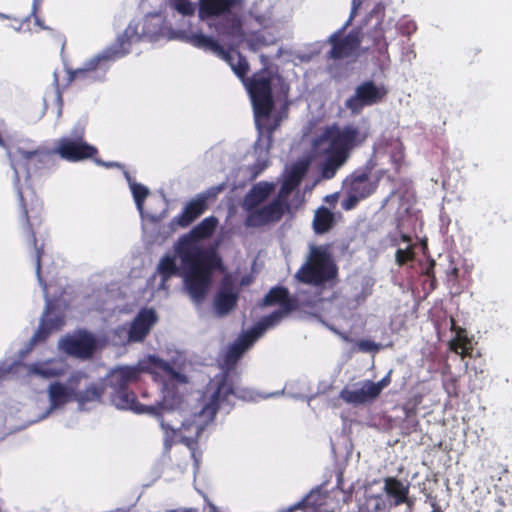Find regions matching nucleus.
Returning <instances> with one entry per match:
<instances>
[{
	"instance_id": "obj_31",
	"label": "nucleus",
	"mask_w": 512,
	"mask_h": 512,
	"mask_svg": "<svg viewBox=\"0 0 512 512\" xmlns=\"http://www.w3.org/2000/svg\"><path fill=\"white\" fill-rule=\"evenodd\" d=\"M270 117L255 118V125L259 132L257 142L261 141L262 136L266 138V149L269 150L273 143V134L280 126L281 118L277 117L273 121L269 120Z\"/></svg>"
},
{
	"instance_id": "obj_61",
	"label": "nucleus",
	"mask_w": 512,
	"mask_h": 512,
	"mask_svg": "<svg viewBox=\"0 0 512 512\" xmlns=\"http://www.w3.org/2000/svg\"><path fill=\"white\" fill-rule=\"evenodd\" d=\"M400 239L404 243H410L411 242V237L409 235H407V234H401Z\"/></svg>"
},
{
	"instance_id": "obj_16",
	"label": "nucleus",
	"mask_w": 512,
	"mask_h": 512,
	"mask_svg": "<svg viewBox=\"0 0 512 512\" xmlns=\"http://www.w3.org/2000/svg\"><path fill=\"white\" fill-rule=\"evenodd\" d=\"M370 174L369 169L356 170L346 179V189L357 195L358 198L363 200L368 198L376 192L380 180L379 177L371 179Z\"/></svg>"
},
{
	"instance_id": "obj_37",
	"label": "nucleus",
	"mask_w": 512,
	"mask_h": 512,
	"mask_svg": "<svg viewBox=\"0 0 512 512\" xmlns=\"http://www.w3.org/2000/svg\"><path fill=\"white\" fill-rule=\"evenodd\" d=\"M367 38L372 40L373 48L381 55L388 52V42L385 37V30L381 23L370 29L367 33Z\"/></svg>"
},
{
	"instance_id": "obj_15",
	"label": "nucleus",
	"mask_w": 512,
	"mask_h": 512,
	"mask_svg": "<svg viewBox=\"0 0 512 512\" xmlns=\"http://www.w3.org/2000/svg\"><path fill=\"white\" fill-rule=\"evenodd\" d=\"M287 212L279 206L277 201H271L262 207H256L247 211L245 225L247 227L259 228L272 223L279 222Z\"/></svg>"
},
{
	"instance_id": "obj_29",
	"label": "nucleus",
	"mask_w": 512,
	"mask_h": 512,
	"mask_svg": "<svg viewBox=\"0 0 512 512\" xmlns=\"http://www.w3.org/2000/svg\"><path fill=\"white\" fill-rule=\"evenodd\" d=\"M74 394V389H69L60 382H53L48 388V396L52 408H58L69 401H74Z\"/></svg>"
},
{
	"instance_id": "obj_3",
	"label": "nucleus",
	"mask_w": 512,
	"mask_h": 512,
	"mask_svg": "<svg viewBox=\"0 0 512 512\" xmlns=\"http://www.w3.org/2000/svg\"><path fill=\"white\" fill-rule=\"evenodd\" d=\"M135 34L136 32L130 27L126 28L110 47H107L101 53L85 61L82 67L77 69H68L67 83L63 87L60 86L58 74L54 72L53 85L55 87L58 100L62 101L64 90L72 83L79 82L83 85H89L103 81L110 64L129 53L131 39Z\"/></svg>"
},
{
	"instance_id": "obj_43",
	"label": "nucleus",
	"mask_w": 512,
	"mask_h": 512,
	"mask_svg": "<svg viewBox=\"0 0 512 512\" xmlns=\"http://www.w3.org/2000/svg\"><path fill=\"white\" fill-rule=\"evenodd\" d=\"M245 42H247L249 48L253 51H258L270 43L260 31L246 33Z\"/></svg>"
},
{
	"instance_id": "obj_24",
	"label": "nucleus",
	"mask_w": 512,
	"mask_h": 512,
	"mask_svg": "<svg viewBox=\"0 0 512 512\" xmlns=\"http://www.w3.org/2000/svg\"><path fill=\"white\" fill-rule=\"evenodd\" d=\"M340 398L348 404L361 405L373 402L378 398V395L372 386V381L365 380L362 382L359 389H342L340 392Z\"/></svg>"
},
{
	"instance_id": "obj_2",
	"label": "nucleus",
	"mask_w": 512,
	"mask_h": 512,
	"mask_svg": "<svg viewBox=\"0 0 512 512\" xmlns=\"http://www.w3.org/2000/svg\"><path fill=\"white\" fill-rule=\"evenodd\" d=\"M176 251L187 268L184 282L188 294L195 303H201L212 281V272L221 264L213 252L197 247L188 237L178 241Z\"/></svg>"
},
{
	"instance_id": "obj_21",
	"label": "nucleus",
	"mask_w": 512,
	"mask_h": 512,
	"mask_svg": "<svg viewBox=\"0 0 512 512\" xmlns=\"http://www.w3.org/2000/svg\"><path fill=\"white\" fill-rule=\"evenodd\" d=\"M243 3L244 0H199L198 15L201 20L219 17Z\"/></svg>"
},
{
	"instance_id": "obj_36",
	"label": "nucleus",
	"mask_w": 512,
	"mask_h": 512,
	"mask_svg": "<svg viewBox=\"0 0 512 512\" xmlns=\"http://www.w3.org/2000/svg\"><path fill=\"white\" fill-rule=\"evenodd\" d=\"M202 430L203 427L199 424L194 422H183L179 428V431L182 434V442L189 448H192L194 445H196Z\"/></svg>"
},
{
	"instance_id": "obj_58",
	"label": "nucleus",
	"mask_w": 512,
	"mask_h": 512,
	"mask_svg": "<svg viewBox=\"0 0 512 512\" xmlns=\"http://www.w3.org/2000/svg\"><path fill=\"white\" fill-rule=\"evenodd\" d=\"M428 291L431 292L436 289L437 287V279L436 276H433L431 278H428Z\"/></svg>"
},
{
	"instance_id": "obj_38",
	"label": "nucleus",
	"mask_w": 512,
	"mask_h": 512,
	"mask_svg": "<svg viewBox=\"0 0 512 512\" xmlns=\"http://www.w3.org/2000/svg\"><path fill=\"white\" fill-rule=\"evenodd\" d=\"M41 321L45 322L53 331H57L65 324V317L63 313L56 312L54 307L48 304Z\"/></svg>"
},
{
	"instance_id": "obj_10",
	"label": "nucleus",
	"mask_w": 512,
	"mask_h": 512,
	"mask_svg": "<svg viewBox=\"0 0 512 512\" xmlns=\"http://www.w3.org/2000/svg\"><path fill=\"white\" fill-rule=\"evenodd\" d=\"M207 391H211L208 401L199 412L205 422L213 421L218 410L224 405H230L233 398L238 397L233 382L227 373L215 376Z\"/></svg>"
},
{
	"instance_id": "obj_59",
	"label": "nucleus",
	"mask_w": 512,
	"mask_h": 512,
	"mask_svg": "<svg viewBox=\"0 0 512 512\" xmlns=\"http://www.w3.org/2000/svg\"><path fill=\"white\" fill-rule=\"evenodd\" d=\"M255 171L252 174V178H256L265 168V166L255 165L253 167Z\"/></svg>"
},
{
	"instance_id": "obj_45",
	"label": "nucleus",
	"mask_w": 512,
	"mask_h": 512,
	"mask_svg": "<svg viewBox=\"0 0 512 512\" xmlns=\"http://www.w3.org/2000/svg\"><path fill=\"white\" fill-rule=\"evenodd\" d=\"M415 257L413 246H408L406 249H397L395 259L399 266H403Z\"/></svg>"
},
{
	"instance_id": "obj_60",
	"label": "nucleus",
	"mask_w": 512,
	"mask_h": 512,
	"mask_svg": "<svg viewBox=\"0 0 512 512\" xmlns=\"http://www.w3.org/2000/svg\"><path fill=\"white\" fill-rule=\"evenodd\" d=\"M401 158H402V156H401L399 159H397V158L395 157V155H393V156H392V160H393V162H394V164H395V169H396L397 171H398V170L400 169V167H401Z\"/></svg>"
},
{
	"instance_id": "obj_27",
	"label": "nucleus",
	"mask_w": 512,
	"mask_h": 512,
	"mask_svg": "<svg viewBox=\"0 0 512 512\" xmlns=\"http://www.w3.org/2000/svg\"><path fill=\"white\" fill-rule=\"evenodd\" d=\"M274 190V184L261 181L254 184L244 197L243 207L250 211L265 202Z\"/></svg>"
},
{
	"instance_id": "obj_62",
	"label": "nucleus",
	"mask_w": 512,
	"mask_h": 512,
	"mask_svg": "<svg viewBox=\"0 0 512 512\" xmlns=\"http://www.w3.org/2000/svg\"><path fill=\"white\" fill-rule=\"evenodd\" d=\"M407 34H410L411 32H414L416 30V25L414 23H411V24H408L407 25Z\"/></svg>"
},
{
	"instance_id": "obj_49",
	"label": "nucleus",
	"mask_w": 512,
	"mask_h": 512,
	"mask_svg": "<svg viewBox=\"0 0 512 512\" xmlns=\"http://www.w3.org/2000/svg\"><path fill=\"white\" fill-rule=\"evenodd\" d=\"M361 200L363 199L358 198L357 195L347 190V196L342 201V208L345 210L354 209Z\"/></svg>"
},
{
	"instance_id": "obj_55",
	"label": "nucleus",
	"mask_w": 512,
	"mask_h": 512,
	"mask_svg": "<svg viewBox=\"0 0 512 512\" xmlns=\"http://www.w3.org/2000/svg\"><path fill=\"white\" fill-rule=\"evenodd\" d=\"M408 433L416 432L419 427V422L416 420L415 415H407L406 419Z\"/></svg>"
},
{
	"instance_id": "obj_46",
	"label": "nucleus",
	"mask_w": 512,
	"mask_h": 512,
	"mask_svg": "<svg viewBox=\"0 0 512 512\" xmlns=\"http://www.w3.org/2000/svg\"><path fill=\"white\" fill-rule=\"evenodd\" d=\"M52 332L53 330L50 329L45 322L41 321L38 329L31 338V342L34 344L45 341Z\"/></svg>"
},
{
	"instance_id": "obj_18",
	"label": "nucleus",
	"mask_w": 512,
	"mask_h": 512,
	"mask_svg": "<svg viewBox=\"0 0 512 512\" xmlns=\"http://www.w3.org/2000/svg\"><path fill=\"white\" fill-rule=\"evenodd\" d=\"M144 369L135 366H120L113 369L107 377V385L117 393L129 389L131 384L139 381Z\"/></svg>"
},
{
	"instance_id": "obj_52",
	"label": "nucleus",
	"mask_w": 512,
	"mask_h": 512,
	"mask_svg": "<svg viewBox=\"0 0 512 512\" xmlns=\"http://www.w3.org/2000/svg\"><path fill=\"white\" fill-rule=\"evenodd\" d=\"M391 382V377H390V373H388L386 376H384L380 381L378 382H373L372 381V386L375 390V392L377 393V395L379 396L382 392V390L384 388H386Z\"/></svg>"
},
{
	"instance_id": "obj_30",
	"label": "nucleus",
	"mask_w": 512,
	"mask_h": 512,
	"mask_svg": "<svg viewBox=\"0 0 512 512\" xmlns=\"http://www.w3.org/2000/svg\"><path fill=\"white\" fill-rule=\"evenodd\" d=\"M217 219L213 216L207 217L203 219L198 225H196L189 234L182 236L179 241H182L185 238L191 239L197 247H201L197 240L204 239L212 235L216 226Z\"/></svg>"
},
{
	"instance_id": "obj_63",
	"label": "nucleus",
	"mask_w": 512,
	"mask_h": 512,
	"mask_svg": "<svg viewBox=\"0 0 512 512\" xmlns=\"http://www.w3.org/2000/svg\"><path fill=\"white\" fill-rule=\"evenodd\" d=\"M478 52H480V50H475V49H474V50H471V51L469 52V57L471 58V61H473V60H474V57L477 55V53H478Z\"/></svg>"
},
{
	"instance_id": "obj_23",
	"label": "nucleus",
	"mask_w": 512,
	"mask_h": 512,
	"mask_svg": "<svg viewBox=\"0 0 512 512\" xmlns=\"http://www.w3.org/2000/svg\"><path fill=\"white\" fill-rule=\"evenodd\" d=\"M205 196H199L188 202L183 211L171 221L172 226L177 225L181 228L188 227L194 220L201 216L207 209Z\"/></svg>"
},
{
	"instance_id": "obj_9",
	"label": "nucleus",
	"mask_w": 512,
	"mask_h": 512,
	"mask_svg": "<svg viewBox=\"0 0 512 512\" xmlns=\"http://www.w3.org/2000/svg\"><path fill=\"white\" fill-rule=\"evenodd\" d=\"M55 154L68 162H80L87 159H94L96 163L110 167L100 160L95 159L98 149L89 144L84 138V129H73L71 136H65L58 140L54 148Z\"/></svg>"
},
{
	"instance_id": "obj_33",
	"label": "nucleus",
	"mask_w": 512,
	"mask_h": 512,
	"mask_svg": "<svg viewBox=\"0 0 512 512\" xmlns=\"http://www.w3.org/2000/svg\"><path fill=\"white\" fill-rule=\"evenodd\" d=\"M105 393V386L98 383H91L82 391H75L74 401L80 406L91 402H100Z\"/></svg>"
},
{
	"instance_id": "obj_51",
	"label": "nucleus",
	"mask_w": 512,
	"mask_h": 512,
	"mask_svg": "<svg viewBox=\"0 0 512 512\" xmlns=\"http://www.w3.org/2000/svg\"><path fill=\"white\" fill-rule=\"evenodd\" d=\"M458 351L459 352L457 354L460 355L462 358L471 356V353L473 351L472 340L468 338L466 342L458 345Z\"/></svg>"
},
{
	"instance_id": "obj_39",
	"label": "nucleus",
	"mask_w": 512,
	"mask_h": 512,
	"mask_svg": "<svg viewBox=\"0 0 512 512\" xmlns=\"http://www.w3.org/2000/svg\"><path fill=\"white\" fill-rule=\"evenodd\" d=\"M128 180H130L129 177ZM129 183L136 207L140 212H142L144 208V202L147 196L149 195V190L146 186L142 184L131 181H129Z\"/></svg>"
},
{
	"instance_id": "obj_25",
	"label": "nucleus",
	"mask_w": 512,
	"mask_h": 512,
	"mask_svg": "<svg viewBox=\"0 0 512 512\" xmlns=\"http://www.w3.org/2000/svg\"><path fill=\"white\" fill-rule=\"evenodd\" d=\"M258 337L248 330L243 332L228 348L225 355V363L228 366L235 365L243 354L254 344Z\"/></svg>"
},
{
	"instance_id": "obj_64",
	"label": "nucleus",
	"mask_w": 512,
	"mask_h": 512,
	"mask_svg": "<svg viewBox=\"0 0 512 512\" xmlns=\"http://www.w3.org/2000/svg\"><path fill=\"white\" fill-rule=\"evenodd\" d=\"M161 425H162V427H163L164 429H166V430H172L173 432H175V428H174V427H172V426H170V425H168V424H165L163 421L161 422Z\"/></svg>"
},
{
	"instance_id": "obj_41",
	"label": "nucleus",
	"mask_w": 512,
	"mask_h": 512,
	"mask_svg": "<svg viewBox=\"0 0 512 512\" xmlns=\"http://www.w3.org/2000/svg\"><path fill=\"white\" fill-rule=\"evenodd\" d=\"M29 374H34L45 379L55 378L62 375V371L47 367L41 364H31L28 368Z\"/></svg>"
},
{
	"instance_id": "obj_48",
	"label": "nucleus",
	"mask_w": 512,
	"mask_h": 512,
	"mask_svg": "<svg viewBox=\"0 0 512 512\" xmlns=\"http://www.w3.org/2000/svg\"><path fill=\"white\" fill-rule=\"evenodd\" d=\"M174 5L182 15L191 16L195 12V7L189 0H174Z\"/></svg>"
},
{
	"instance_id": "obj_28",
	"label": "nucleus",
	"mask_w": 512,
	"mask_h": 512,
	"mask_svg": "<svg viewBox=\"0 0 512 512\" xmlns=\"http://www.w3.org/2000/svg\"><path fill=\"white\" fill-rule=\"evenodd\" d=\"M383 482V490L389 498L393 499L394 506L408 503L409 484L404 485L401 480L391 476L385 477Z\"/></svg>"
},
{
	"instance_id": "obj_35",
	"label": "nucleus",
	"mask_w": 512,
	"mask_h": 512,
	"mask_svg": "<svg viewBox=\"0 0 512 512\" xmlns=\"http://www.w3.org/2000/svg\"><path fill=\"white\" fill-rule=\"evenodd\" d=\"M290 312H286L284 309H277L271 312L269 315L263 317L256 326L251 328L252 332L259 338L266 329L278 324L286 315Z\"/></svg>"
},
{
	"instance_id": "obj_53",
	"label": "nucleus",
	"mask_w": 512,
	"mask_h": 512,
	"mask_svg": "<svg viewBox=\"0 0 512 512\" xmlns=\"http://www.w3.org/2000/svg\"><path fill=\"white\" fill-rule=\"evenodd\" d=\"M459 272L460 271L456 266L451 267V269L447 271V282L451 288L458 283Z\"/></svg>"
},
{
	"instance_id": "obj_4",
	"label": "nucleus",
	"mask_w": 512,
	"mask_h": 512,
	"mask_svg": "<svg viewBox=\"0 0 512 512\" xmlns=\"http://www.w3.org/2000/svg\"><path fill=\"white\" fill-rule=\"evenodd\" d=\"M338 275L335 264L326 245H311L304 264L298 269L295 278L303 284L321 286L334 280Z\"/></svg>"
},
{
	"instance_id": "obj_26",
	"label": "nucleus",
	"mask_w": 512,
	"mask_h": 512,
	"mask_svg": "<svg viewBox=\"0 0 512 512\" xmlns=\"http://www.w3.org/2000/svg\"><path fill=\"white\" fill-rule=\"evenodd\" d=\"M278 304L280 309L286 312L295 311L298 308V301L295 297L290 296V293L285 287H273L263 298V305L272 306Z\"/></svg>"
},
{
	"instance_id": "obj_34",
	"label": "nucleus",
	"mask_w": 512,
	"mask_h": 512,
	"mask_svg": "<svg viewBox=\"0 0 512 512\" xmlns=\"http://www.w3.org/2000/svg\"><path fill=\"white\" fill-rule=\"evenodd\" d=\"M322 505L321 495L318 491H311L307 494L302 500L291 505L287 508H282L277 512H295L297 510L307 511V509L312 508L313 510L319 508Z\"/></svg>"
},
{
	"instance_id": "obj_1",
	"label": "nucleus",
	"mask_w": 512,
	"mask_h": 512,
	"mask_svg": "<svg viewBox=\"0 0 512 512\" xmlns=\"http://www.w3.org/2000/svg\"><path fill=\"white\" fill-rule=\"evenodd\" d=\"M367 135L358 126L348 124L341 127L333 123L324 127L321 134L314 139V147L326 156L321 163V176L331 179L350 157L351 150L361 145Z\"/></svg>"
},
{
	"instance_id": "obj_56",
	"label": "nucleus",
	"mask_w": 512,
	"mask_h": 512,
	"mask_svg": "<svg viewBox=\"0 0 512 512\" xmlns=\"http://www.w3.org/2000/svg\"><path fill=\"white\" fill-rule=\"evenodd\" d=\"M210 512H215L216 507L214 505H210ZM166 512H200L198 508L195 507H189V508H178V509H171Z\"/></svg>"
},
{
	"instance_id": "obj_57",
	"label": "nucleus",
	"mask_w": 512,
	"mask_h": 512,
	"mask_svg": "<svg viewBox=\"0 0 512 512\" xmlns=\"http://www.w3.org/2000/svg\"><path fill=\"white\" fill-rule=\"evenodd\" d=\"M434 268H435V261L434 260H430L428 262L426 268L424 269L423 274L426 277H428V278H431V277L435 276Z\"/></svg>"
},
{
	"instance_id": "obj_22",
	"label": "nucleus",
	"mask_w": 512,
	"mask_h": 512,
	"mask_svg": "<svg viewBox=\"0 0 512 512\" xmlns=\"http://www.w3.org/2000/svg\"><path fill=\"white\" fill-rule=\"evenodd\" d=\"M111 400L115 404L116 407L120 409H128L132 410L135 413H148L151 415H157L158 414V408L155 406H146L143 404H140L137 400V396L133 391H130L129 389L117 392V393H111Z\"/></svg>"
},
{
	"instance_id": "obj_44",
	"label": "nucleus",
	"mask_w": 512,
	"mask_h": 512,
	"mask_svg": "<svg viewBox=\"0 0 512 512\" xmlns=\"http://www.w3.org/2000/svg\"><path fill=\"white\" fill-rule=\"evenodd\" d=\"M453 330L456 331V336L454 339H452L449 343V348L451 351L458 353V345L463 344L466 342V340L469 338L467 336L466 330L461 327H455V324L453 323Z\"/></svg>"
},
{
	"instance_id": "obj_17",
	"label": "nucleus",
	"mask_w": 512,
	"mask_h": 512,
	"mask_svg": "<svg viewBox=\"0 0 512 512\" xmlns=\"http://www.w3.org/2000/svg\"><path fill=\"white\" fill-rule=\"evenodd\" d=\"M157 319V314L153 309H141L130 323L128 341L142 342L150 333Z\"/></svg>"
},
{
	"instance_id": "obj_13",
	"label": "nucleus",
	"mask_w": 512,
	"mask_h": 512,
	"mask_svg": "<svg viewBox=\"0 0 512 512\" xmlns=\"http://www.w3.org/2000/svg\"><path fill=\"white\" fill-rule=\"evenodd\" d=\"M388 95V88L365 80L355 87L354 93L346 99L344 106L352 115H359L365 107L382 103Z\"/></svg>"
},
{
	"instance_id": "obj_40",
	"label": "nucleus",
	"mask_w": 512,
	"mask_h": 512,
	"mask_svg": "<svg viewBox=\"0 0 512 512\" xmlns=\"http://www.w3.org/2000/svg\"><path fill=\"white\" fill-rule=\"evenodd\" d=\"M375 281L372 278L364 277L360 283V291L355 294L354 300L357 304L364 303L372 295Z\"/></svg>"
},
{
	"instance_id": "obj_50",
	"label": "nucleus",
	"mask_w": 512,
	"mask_h": 512,
	"mask_svg": "<svg viewBox=\"0 0 512 512\" xmlns=\"http://www.w3.org/2000/svg\"><path fill=\"white\" fill-rule=\"evenodd\" d=\"M357 347L360 351L363 352H373L378 351L379 346L375 342L367 339H362L357 342Z\"/></svg>"
},
{
	"instance_id": "obj_19",
	"label": "nucleus",
	"mask_w": 512,
	"mask_h": 512,
	"mask_svg": "<svg viewBox=\"0 0 512 512\" xmlns=\"http://www.w3.org/2000/svg\"><path fill=\"white\" fill-rule=\"evenodd\" d=\"M54 154V149H47L42 146L34 150H26L23 148H17L16 150L19 162L25 167L28 174L31 168L38 170L48 167V165L53 162L52 156Z\"/></svg>"
},
{
	"instance_id": "obj_8",
	"label": "nucleus",
	"mask_w": 512,
	"mask_h": 512,
	"mask_svg": "<svg viewBox=\"0 0 512 512\" xmlns=\"http://www.w3.org/2000/svg\"><path fill=\"white\" fill-rule=\"evenodd\" d=\"M146 370L154 374L156 378H160L163 383V405L173 408L180 404L181 397L177 392L175 382L185 383L186 377L176 371L167 361L150 356Z\"/></svg>"
},
{
	"instance_id": "obj_54",
	"label": "nucleus",
	"mask_w": 512,
	"mask_h": 512,
	"mask_svg": "<svg viewBox=\"0 0 512 512\" xmlns=\"http://www.w3.org/2000/svg\"><path fill=\"white\" fill-rule=\"evenodd\" d=\"M300 183V178L296 176H290L283 183L282 187L286 188L289 192H292Z\"/></svg>"
},
{
	"instance_id": "obj_42",
	"label": "nucleus",
	"mask_w": 512,
	"mask_h": 512,
	"mask_svg": "<svg viewBox=\"0 0 512 512\" xmlns=\"http://www.w3.org/2000/svg\"><path fill=\"white\" fill-rule=\"evenodd\" d=\"M158 270L164 280L169 279L178 272L176 262L174 258L170 256H165L161 259Z\"/></svg>"
},
{
	"instance_id": "obj_20",
	"label": "nucleus",
	"mask_w": 512,
	"mask_h": 512,
	"mask_svg": "<svg viewBox=\"0 0 512 512\" xmlns=\"http://www.w3.org/2000/svg\"><path fill=\"white\" fill-rule=\"evenodd\" d=\"M62 348L69 355L87 359L93 355L96 343L92 335L83 333L63 339Z\"/></svg>"
},
{
	"instance_id": "obj_11",
	"label": "nucleus",
	"mask_w": 512,
	"mask_h": 512,
	"mask_svg": "<svg viewBox=\"0 0 512 512\" xmlns=\"http://www.w3.org/2000/svg\"><path fill=\"white\" fill-rule=\"evenodd\" d=\"M244 82L251 98L254 117H270L275 107L272 77L267 74L255 73Z\"/></svg>"
},
{
	"instance_id": "obj_7",
	"label": "nucleus",
	"mask_w": 512,
	"mask_h": 512,
	"mask_svg": "<svg viewBox=\"0 0 512 512\" xmlns=\"http://www.w3.org/2000/svg\"><path fill=\"white\" fill-rule=\"evenodd\" d=\"M188 42L198 49L215 54L230 66L238 78L242 81L246 80L250 66L246 57L238 51V48L230 49L223 46L217 39L206 36L201 32L192 33L188 36Z\"/></svg>"
},
{
	"instance_id": "obj_14",
	"label": "nucleus",
	"mask_w": 512,
	"mask_h": 512,
	"mask_svg": "<svg viewBox=\"0 0 512 512\" xmlns=\"http://www.w3.org/2000/svg\"><path fill=\"white\" fill-rule=\"evenodd\" d=\"M239 300V290L235 287L234 280L231 275H225L219 285L213 300L215 313L219 317H223L232 312Z\"/></svg>"
},
{
	"instance_id": "obj_32",
	"label": "nucleus",
	"mask_w": 512,
	"mask_h": 512,
	"mask_svg": "<svg viewBox=\"0 0 512 512\" xmlns=\"http://www.w3.org/2000/svg\"><path fill=\"white\" fill-rule=\"evenodd\" d=\"M334 224V214L327 207L321 206L315 211L312 226L316 234L327 233Z\"/></svg>"
},
{
	"instance_id": "obj_12",
	"label": "nucleus",
	"mask_w": 512,
	"mask_h": 512,
	"mask_svg": "<svg viewBox=\"0 0 512 512\" xmlns=\"http://www.w3.org/2000/svg\"><path fill=\"white\" fill-rule=\"evenodd\" d=\"M218 36L219 43L228 48H239L246 39L243 16L230 11L208 23Z\"/></svg>"
},
{
	"instance_id": "obj_6",
	"label": "nucleus",
	"mask_w": 512,
	"mask_h": 512,
	"mask_svg": "<svg viewBox=\"0 0 512 512\" xmlns=\"http://www.w3.org/2000/svg\"><path fill=\"white\" fill-rule=\"evenodd\" d=\"M19 200L22 214L25 219L23 233L27 244L34 250V261L36 275L39 281L41 278V260L44 254V245L38 243L37 233H40L42 226V203L33 195L28 201L21 191H19Z\"/></svg>"
},
{
	"instance_id": "obj_5",
	"label": "nucleus",
	"mask_w": 512,
	"mask_h": 512,
	"mask_svg": "<svg viewBox=\"0 0 512 512\" xmlns=\"http://www.w3.org/2000/svg\"><path fill=\"white\" fill-rule=\"evenodd\" d=\"M360 3L353 0V6L349 19L327 39L330 50L327 58L334 61L356 60L361 55V43L363 33L360 28H353L347 32L352 20L357 14Z\"/></svg>"
},
{
	"instance_id": "obj_47",
	"label": "nucleus",
	"mask_w": 512,
	"mask_h": 512,
	"mask_svg": "<svg viewBox=\"0 0 512 512\" xmlns=\"http://www.w3.org/2000/svg\"><path fill=\"white\" fill-rule=\"evenodd\" d=\"M290 194L291 192L281 186L277 196L273 199V201H277L279 206L287 213L290 212V203L288 201Z\"/></svg>"
}]
</instances>
